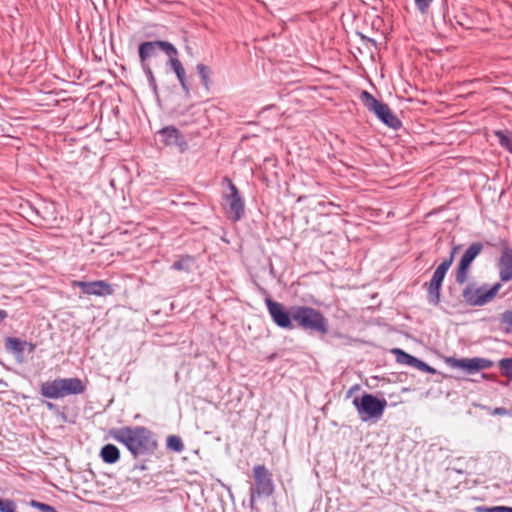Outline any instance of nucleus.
Listing matches in <instances>:
<instances>
[{
	"mask_svg": "<svg viewBox=\"0 0 512 512\" xmlns=\"http://www.w3.org/2000/svg\"><path fill=\"white\" fill-rule=\"evenodd\" d=\"M108 435L116 442L124 445L134 459L141 456H152L158 449L155 433L145 426L111 428Z\"/></svg>",
	"mask_w": 512,
	"mask_h": 512,
	"instance_id": "1",
	"label": "nucleus"
},
{
	"mask_svg": "<svg viewBox=\"0 0 512 512\" xmlns=\"http://www.w3.org/2000/svg\"><path fill=\"white\" fill-rule=\"evenodd\" d=\"M474 373L491 368L494 365V362L487 358L474 357Z\"/></svg>",
	"mask_w": 512,
	"mask_h": 512,
	"instance_id": "27",
	"label": "nucleus"
},
{
	"mask_svg": "<svg viewBox=\"0 0 512 512\" xmlns=\"http://www.w3.org/2000/svg\"><path fill=\"white\" fill-rule=\"evenodd\" d=\"M145 75L147 76V79H148V82H149V85L154 89L156 90L157 88V84H156V79L154 77V74H153V71L150 67L149 64H145V65H141Z\"/></svg>",
	"mask_w": 512,
	"mask_h": 512,
	"instance_id": "30",
	"label": "nucleus"
},
{
	"mask_svg": "<svg viewBox=\"0 0 512 512\" xmlns=\"http://www.w3.org/2000/svg\"><path fill=\"white\" fill-rule=\"evenodd\" d=\"M40 394L49 399L60 398V388L58 378L42 382L39 389Z\"/></svg>",
	"mask_w": 512,
	"mask_h": 512,
	"instance_id": "18",
	"label": "nucleus"
},
{
	"mask_svg": "<svg viewBox=\"0 0 512 512\" xmlns=\"http://www.w3.org/2000/svg\"><path fill=\"white\" fill-rule=\"evenodd\" d=\"M60 388V398L69 395H78L86 391V385L80 378H58Z\"/></svg>",
	"mask_w": 512,
	"mask_h": 512,
	"instance_id": "14",
	"label": "nucleus"
},
{
	"mask_svg": "<svg viewBox=\"0 0 512 512\" xmlns=\"http://www.w3.org/2000/svg\"><path fill=\"white\" fill-rule=\"evenodd\" d=\"M16 505L13 500L0 499V512H16Z\"/></svg>",
	"mask_w": 512,
	"mask_h": 512,
	"instance_id": "31",
	"label": "nucleus"
},
{
	"mask_svg": "<svg viewBox=\"0 0 512 512\" xmlns=\"http://www.w3.org/2000/svg\"><path fill=\"white\" fill-rule=\"evenodd\" d=\"M160 142L168 147L175 146L183 153L188 149V143L184 135L175 126H166L157 132Z\"/></svg>",
	"mask_w": 512,
	"mask_h": 512,
	"instance_id": "12",
	"label": "nucleus"
},
{
	"mask_svg": "<svg viewBox=\"0 0 512 512\" xmlns=\"http://www.w3.org/2000/svg\"><path fill=\"white\" fill-rule=\"evenodd\" d=\"M499 277L502 282L512 280V249L505 246L499 258Z\"/></svg>",
	"mask_w": 512,
	"mask_h": 512,
	"instance_id": "16",
	"label": "nucleus"
},
{
	"mask_svg": "<svg viewBox=\"0 0 512 512\" xmlns=\"http://www.w3.org/2000/svg\"><path fill=\"white\" fill-rule=\"evenodd\" d=\"M166 447L175 453H181L184 450L182 439L177 435H169L167 437Z\"/></svg>",
	"mask_w": 512,
	"mask_h": 512,
	"instance_id": "25",
	"label": "nucleus"
},
{
	"mask_svg": "<svg viewBox=\"0 0 512 512\" xmlns=\"http://www.w3.org/2000/svg\"><path fill=\"white\" fill-rule=\"evenodd\" d=\"M46 406L49 410H52L55 408V404H53L52 402H46Z\"/></svg>",
	"mask_w": 512,
	"mask_h": 512,
	"instance_id": "41",
	"label": "nucleus"
},
{
	"mask_svg": "<svg viewBox=\"0 0 512 512\" xmlns=\"http://www.w3.org/2000/svg\"><path fill=\"white\" fill-rule=\"evenodd\" d=\"M352 391H353V388H351L348 393H347V396H350L352 394Z\"/></svg>",
	"mask_w": 512,
	"mask_h": 512,
	"instance_id": "44",
	"label": "nucleus"
},
{
	"mask_svg": "<svg viewBox=\"0 0 512 512\" xmlns=\"http://www.w3.org/2000/svg\"><path fill=\"white\" fill-rule=\"evenodd\" d=\"M30 504L32 507L37 508L41 512H58L53 506L36 500H32Z\"/></svg>",
	"mask_w": 512,
	"mask_h": 512,
	"instance_id": "32",
	"label": "nucleus"
},
{
	"mask_svg": "<svg viewBox=\"0 0 512 512\" xmlns=\"http://www.w3.org/2000/svg\"><path fill=\"white\" fill-rule=\"evenodd\" d=\"M294 327L323 337L329 333V321L318 309L306 305H293Z\"/></svg>",
	"mask_w": 512,
	"mask_h": 512,
	"instance_id": "2",
	"label": "nucleus"
},
{
	"mask_svg": "<svg viewBox=\"0 0 512 512\" xmlns=\"http://www.w3.org/2000/svg\"><path fill=\"white\" fill-rule=\"evenodd\" d=\"M222 182L228 189L222 193L224 212L229 220L238 222L245 215V201L229 177L225 176Z\"/></svg>",
	"mask_w": 512,
	"mask_h": 512,
	"instance_id": "4",
	"label": "nucleus"
},
{
	"mask_svg": "<svg viewBox=\"0 0 512 512\" xmlns=\"http://www.w3.org/2000/svg\"><path fill=\"white\" fill-rule=\"evenodd\" d=\"M100 457L106 464H115L120 459V450L114 444H106L100 450Z\"/></svg>",
	"mask_w": 512,
	"mask_h": 512,
	"instance_id": "19",
	"label": "nucleus"
},
{
	"mask_svg": "<svg viewBox=\"0 0 512 512\" xmlns=\"http://www.w3.org/2000/svg\"><path fill=\"white\" fill-rule=\"evenodd\" d=\"M502 324L507 325L505 332L512 333V310H506L501 314L500 319Z\"/></svg>",
	"mask_w": 512,
	"mask_h": 512,
	"instance_id": "28",
	"label": "nucleus"
},
{
	"mask_svg": "<svg viewBox=\"0 0 512 512\" xmlns=\"http://www.w3.org/2000/svg\"><path fill=\"white\" fill-rule=\"evenodd\" d=\"M74 285L87 295L107 296L114 292L112 286L104 280L75 281Z\"/></svg>",
	"mask_w": 512,
	"mask_h": 512,
	"instance_id": "13",
	"label": "nucleus"
},
{
	"mask_svg": "<svg viewBox=\"0 0 512 512\" xmlns=\"http://www.w3.org/2000/svg\"><path fill=\"white\" fill-rule=\"evenodd\" d=\"M254 485L250 487V506L253 507L256 497H270L273 495L275 487L272 473L263 464H257L253 467Z\"/></svg>",
	"mask_w": 512,
	"mask_h": 512,
	"instance_id": "8",
	"label": "nucleus"
},
{
	"mask_svg": "<svg viewBox=\"0 0 512 512\" xmlns=\"http://www.w3.org/2000/svg\"><path fill=\"white\" fill-rule=\"evenodd\" d=\"M5 349L7 352L12 353L20 362L24 359V352L26 350V341L16 337L5 338Z\"/></svg>",
	"mask_w": 512,
	"mask_h": 512,
	"instance_id": "17",
	"label": "nucleus"
},
{
	"mask_svg": "<svg viewBox=\"0 0 512 512\" xmlns=\"http://www.w3.org/2000/svg\"><path fill=\"white\" fill-rule=\"evenodd\" d=\"M457 23L466 28V29H471L472 28V25L470 23V19L469 17L466 15V14H463L461 16H459V19L457 20Z\"/></svg>",
	"mask_w": 512,
	"mask_h": 512,
	"instance_id": "35",
	"label": "nucleus"
},
{
	"mask_svg": "<svg viewBox=\"0 0 512 512\" xmlns=\"http://www.w3.org/2000/svg\"><path fill=\"white\" fill-rule=\"evenodd\" d=\"M502 512H512V507L502 506Z\"/></svg>",
	"mask_w": 512,
	"mask_h": 512,
	"instance_id": "42",
	"label": "nucleus"
},
{
	"mask_svg": "<svg viewBox=\"0 0 512 512\" xmlns=\"http://www.w3.org/2000/svg\"><path fill=\"white\" fill-rule=\"evenodd\" d=\"M445 363L451 368H459L466 371L468 374L474 373V360L473 358L458 359L455 357H448Z\"/></svg>",
	"mask_w": 512,
	"mask_h": 512,
	"instance_id": "20",
	"label": "nucleus"
},
{
	"mask_svg": "<svg viewBox=\"0 0 512 512\" xmlns=\"http://www.w3.org/2000/svg\"><path fill=\"white\" fill-rule=\"evenodd\" d=\"M481 377L487 381L497 382V375L495 374L482 373Z\"/></svg>",
	"mask_w": 512,
	"mask_h": 512,
	"instance_id": "37",
	"label": "nucleus"
},
{
	"mask_svg": "<svg viewBox=\"0 0 512 512\" xmlns=\"http://www.w3.org/2000/svg\"><path fill=\"white\" fill-rule=\"evenodd\" d=\"M168 64L176 74V77L180 83V86L186 96L190 94V87L186 79V71L178 58V50L175 48V54H170Z\"/></svg>",
	"mask_w": 512,
	"mask_h": 512,
	"instance_id": "15",
	"label": "nucleus"
},
{
	"mask_svg": "<svg viewBox=\"0 0 512 512\" xmlns=\"http://www.w3.org/2000/svg\"><path fill=\"white\" fill-rule=\"evenodd\" d=\"M502 284L497 282L493 285L482 284L477 285L476 282H466L461 292L463 302L470 307H481L494 300Z\"/></svg>",
	"mask_w": 512,
	"mask_h": 512,
	"instance_id": "3",
	"label": "nucleus"
},
{
	"mask_svg": "<svg viewBox=\"0 0 512 512\" xmlns=\"http://www.w3.org/2000/svg\"><path fill=\"white\" fill-rule=\"evenodd\" d=\"M494 135L497 137L500 146L512 154V131L496 130Z\"/></svg>",
	"mask_w": 512,
	"mask_h": 512,
	"instance_id": "23",
	"label": "nucleus"
},
{
	"mask_svg": "<svg viewBox=\"0 0 512 512\" xmlns=\"http://www.w3.org/2000/svg\"><path fill=\"white\" fill-rule=\"evenodd\" d=\"M412 367L422 371V372H426V373H429V374H435L436 373V370L429 366L427 363H425L424 361L416 358Z\"/></svg>",
	"mask_w": 512,
	"mask_h": 512,
	"instance_id": "29",
	"label": "nucleus"
},
{
	"mask_svg": "<svg viewBox=\"0 0 512 512\" xmlns=\"http://www.w3.org/2000/svg\"><path fill=\"white\" fill-rule=\"evenodd\" d=\"M365 39V37H363ZM367 41L371 42L372 44L376 45V41L371 38H366Z\"/></svg>",
	"mask_w": 512,
	"mask_h": 512,
	"instance_id": "43",
	"label": "nucleus"
},
{
	"mask_svg": "<svg viewBox=\"0 0 512 512\" xmlns=\"http://www.w3.org/2000/svg\"><path fill=\"white\" fill-rule=\"evenodd\" d=\"M491 414L492 415H498V416H504V415H509L512 417V411L511 410H508L504 407H496L494 408L492 411H491Z\"/></svg>",
	"mask_w": 512,
	"mask_h": 512,
	"instance_id": "36",
	"label": "nucleus"
},
{
	"mask_svg": "<svg viewBox=\"0 0 512 512\" xmlns=\"http://www.w3.org/2000/svg\"><path fill=\"white\" fill-rule=\"evenodd\" d=\"M391 353L393 355H395L397 363L403 364V365H408L411 367L416 359V357H414L413 355H410L409 353L405 352L404 350H402L400 348H393L391 350Z\"/></svg>",
	"mask_w": 512,
	"mask_h": 512,
	"instance_id": "24",
	"label": "nucleus"
},
{
	"mask_svg": "<svg viewBox=\"0 0 512 512\" xmlns=\"http://www.w3.org/2000/svg\"><path fill=\"white\" fill-rule=\"evenodd\" d=\"M476 512H502V506H493V507H487V506H478L475 508Z\"/></svg>",
	"mask_w": 512,
	"mask_h": 512,
	"instance_id": "34",
	"label": "nucleus"
},
{
	"mask_svg": "<svg viewBox=\"0 0 512 512\" xmlns=\"http://www.w3.org/2000/svg\"><path fill=\"white\" fill-rule=\"evenodd\" d=\"M459 248L460 246H453L449 257L442 261L434 271L430 282L424 285L427 288V300L432 305L437 306L440 303L442 283Z\"/></svg>",
	"mask_w": 512,
	"mask_h": 512,
	"instance_id": "7",
	"label": "nucleus"
},
{
	"mask_svg": "<svg viewBox=\"0 0 512 512\" xmlns=\"http://www.w3.org/2000/svg\"><path fill=\"white\" fill-rule=\"evenodd\" d=\"M352 403L358 412L359 418L363 422L380 418L387 407L386 399H380L367 392L363 393L360 397H355Z\"/></svg>",
	"mask_w": 512,
	"mask_h": 512,
	"instance_id": "6",
	"label": "nucleus"
},
{
	"mask_svg": "<svg viewBox=\"0 0 512 512\" xmlns=\"http://www.w3.org/2000/svg\"><path fill=\"white\" fill-rule=\"evenodd\" d=\"M418 10L425 13L433 0H414Z\"/></svg>",
	"mask_w": 512,
	"mask_h": 512,
	"instance_id": "33",
	"label": "nucleus"
},
{
	"mask_svg": "<svg viewBox=\"0 0 512 512\" xmlns=\"http://www.w3.org/2000/svg\"><path fill=\"white\" fill-rule=\"evenodd\" d=\"M35 349H36V344L26 341V350L28 351V353H33L35 351Z\"/></svg>",
	"mask_w": 512,
	"mask_h": 512,
	"instance_id": "38",
	"label": "nucleus"
},
{
	"mask_svg": "<svg viewBox=\"0 0 512 512\" xmlns=\"http://www.w3.org/2000/svg\"><path fill=\"white\" fill-rule=\"evenodd\" d=\"M265 304L273 322L282 329L291 330L294 328L293 306L289 309L277 301H274L269 295L265 298Z\"/></svg>",
	"mask_w": 512,
	"mask_h": 512,
	"instance_id": "10",
	"label": "nucleus"
},
{
	"mask_svg": "<svg viewBox=\"0 0 512 512\" xmlns=\"http://www.w3.org/2000/svg\"><path fill=\"white\" fill-rule=\"evenodd\" d=\"M483 249L484 245L481 242H473L465 250L455 271L456 283L463 285L467 282L471 265L476 257L481 254Z\"/></svg>",
	"mask_w": 512,
	"mask_h": 512,
	"instance_id": "9",
	"label": "nucleus"
},
{
	"mask_svg": "<svg viewBox=\"0 0 512 512\" xmlns=\"http://www.w3.org/2000/svg\"><path fill=\"white\" fill-rule=\"evenodd\" d=\"M360 100L387 127L397 130L402 126L401 120L392 112L388 104L377 100L370 92L363 90Z\"/></svg>",
	"mask_w": 512,
	"mask_h": 512,
	"instance_id": "5",
	"label": "nucleus"
},
{
	"mask_svg": "<svg viewBox=\"0 0 512 512\" xmlns=\"http://www.w3.org/2000/svg\"><path fill=\"white\" fill-rule=\"evenodd\" d=\"M8 317L6 310L0 309V323Z\"/></svg>",
	"mask_w": 512,
	"mask_h": 512,
	"instance_id": "39",
	"label": "nucleus"
},
{
	"mask_svg": "<svg viewBox=\"0 0 512 512\" xmlns=\"http://www.w3.org/2000/svg\"><path fill=\"white\" fill-rule=\"evenodd\" d=\"M163 51L167 56L175 54V46L168 41H146L138 46V55L140 64H148V59L157 55L158 51Z\"/></svg>",
	"mask_w": 512,
	"mask_h": 512,
	"instance_id": "11",
	"label": "nucleus"
},
{
	"mask_svg": "<svg viewBox=\"0 0 512 512\" xmlns=\"http://www.w3.org/2000/svg\"><path fill=\"white\" fill-rule=\"evenodd\" d=\"M134 469H135V470H136V469H139V470L143 471V470H146V469H147V467H146V465H145V464H139V465H135V466H134Z\"/></svg>",
	"mask_w": 512,
	"mask_h": 512,
	"instance_id": "40",
	"label": "nucleus"
},
{
	"mask_svg": "<svg viewBox=\"0 0 512 512\" xmlns=\"http://www.w3.org/2000/svg\"><path fill=\"white\" fill-rule=\"evenodd\" d=\"M501 375L512 380V358H502L498 361Z\"/></svg>",
	"mask_w": 512,
	"mask_h": 512,
	"instance_id": "26",
	"label": "nucleus"
},
{
	"mask_svg": "<svg viewBox=\"0 0 512 512\" xmlns=\"http://www.w3.org/2000/svg\"><path fill=\"white\" fill-rule=\"evenodd\" d=\"M195 266V257L191 255H181L179 258L174 261L171 265V269L175 271H183L186 273H190L193 271Z\"/></svg>",
	"mask_w": 512,
	"mask_h": 512,
	"instance_id": "21",
	"label": "nucleus"
},
{
	"mask_svg": "<svg viewBox=\"0 0 512 512\" xmlns=\"http://www.w3.org/2000/svg\"><path fill=\"white\" fill-rule=\"evenodd\" d=\"M196 70L199 75L200 82L203 85L204 89L207 92L210 91V88L212 85V80H211L212 70H211V68L203 63H199L196 66Z\"/></svg>",
	"mask_w": 512,
	"mask_h": 512,
	"instance_id": "22",
	"label": "nucleus"
}]
</instances>
